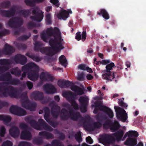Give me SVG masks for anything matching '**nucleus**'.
<instances>
[{
  "instance_id": "1",
  "label": "nucleus",
  "mask_w": 146,
  "mask_h": 146,
  "mask_svg": "<svg viewBox=\"0 0 146 146\" xmlns=\"http://www.w3.org/2000/svg\"><path fill=\"white\" fill-rule=\"evenodd\" d=\"M52 36L54 38H50L49 42L52 48L56 52L64 49V47L62 46L63 39L62 38L61 33L58 28H48L45 32H42L41 34V39L46 42H48V38Z\"/></svg>"
},
{
  "instance_id": "2",
  "label": "nucleus",
  "mask_w": 146,
  "mask_h": 146,
  "mask_svg": "<svg viewBox=\"0 0 146 146\" xmlns=\"http://www.w3.org/2000/svg\"><path fill=\"white\" fill-rule=\"evenodd\" d=\"M3 83L0 82V93L1 97H7L9 96L12 98L19 97L20 93L18 90L12 86H5Z\"/></svg>"
},
{
  "instance_id": "3",
  "label": "nucleus",
  "mask_w": 146,
  "mask_h": 146,
  "mask_svg": "<svg viewBox=\"0 0 146 146\" xmlns=\"http://www.w3.org/2000/svg\"><path fill=\"white\" fill-rule=\"evenodd\" d=\"M32 117L29 115L26 117L25 120L29 123L31 126L35 129L38 130H41L42 127L44 129L48 131H51L53 130V129L49 126L45 121L42 119L38 120V122L34 120H32Z\"/></svg>"
},
{
  "instance_id": "4",
  "label": "nucleus",
  "mask_w": 146,
  "mask_h": 146,
  "mask_svg": "<svg viewBox=\"0 0 146 146\" xmlns=\"http://www.w3.org/2000/svg\"><path fill=\"white\" fill-rule=\"evenodd\" d=\"M114 67H115V64L113 62L108 64L106 66V71L102 75L103 79L107 80L108 81H111L114 79L116 83L117 82V79H116L115 78L116 73L110 71V70Z\"/></svg>"
},
{
  "instance_id": "5",
  "label": "nucleus",
  "mask_w": 146,
  "mask_h": 146,
  "mask_svg": "<svg viewBox=\"0 0 146 146\" xmlns=\"http://www.w3.org/2000/svg\"><path fill=\"white\" fill-rule=\"evenodd\" d=\"M43 111L44 112V118L45 120L52 127L54 128L56 127L58 125V123L57 122H54L51 120L49 118L50 110L49 108L47 107H45L43 108L42 110H40L39 111V113L41 114L43 112Z\"/></svg>"
},
{
  "instance_id": "6",
  "label": "nucleus",
  "mask_w": 146,
  "mask_h": 146,
  "mask_svg": "<svg viewBox=\"0 0 146 146\" xmlns=\"http://www.w3.org/2000/svg\"><path fill=\"white\" fill-rule=\"evenodd\" d=\"M103 127L104 128L106 129L109 127L113 132H115L119 129L120 126L117 121H114L113 122L112 120L107 119L104 123Z\"/></svg>"
},
{
  "instance_id": "7",
  "label": "nucleus",
  "mask_w": 146,
  "mask_h": 146,
  "mask_svg": "<svg viewBox=\"0 0 146 146\" xmlns=\"http://www.w3.org/2000/svg\"><path fill=\"white\" fill-rule=\"evenodd\" d=\"M114 108L117 119L123 122H125L127 118V115L126 111L123 109L116 106H115Z\"/></svg>"
},
{
  "instance_id": "8",
  "label": "nucleus",
  "mask_w": 146,
  "mask_h": 146,
  "mask_svg": "<svg viewBox=\"0 0 146 146\" xmlns=\"http://www.w3.org/2000/svg\"><path fill=\"white\" fill-rule=\"evenodd\" d=\"M32 13L35 15L34 16H31L30 18L31 19L40 22L43 19L44 17L43 13L40 10L38 7L32 8Z\"/></svg>"
},
{
  "instance_id": "9",
  "label": "nucleus",
  "mask_w": 146,
  "mask_h": 146,
  "mask_svg": "<svg viewBox=\"0 0 146 146\" xmlns=\"http://www.w3.org/2000/svg\"><path fill=\"white\" fill-rule=\"evenodd\" d=\"M69 112L70 116L71 119L74 121H77L79 119H81V120L83 121V123L86 121V119H90V117L89 116H87L85 118H83L79 112H75L72 109H70Z\"/></svg>"
},
{
  "instance_id": "10",
  "label": "nucleus",
  "mask_w": 146,
  "mask_h": 146,
  "mask_svg": "<svg viewBox=\"0 0 146 146\" xmlns=\"http://www.w3.org/2000/svg\"><path fill=\"white\" fill-rule=\"evenodd\" d=\"M23 20L22 18L15 17L10 19L8 22V25L9 27L15 28L21 27L23 25Z\"/></svg>"
},
{
  "instance_id": "11",
  "label": "nucleus",
  "mask_w": 146,
  "mask_h": 146,
  "mask_svg": "<svg viewBox=\"0 0 146 146\" xmlns=\"http://www.w3.org/2000/svg\"><path fill=\"white\" fill-rule=\"evenodd\" d=\"M95 107H99L100 110L106 113L110 118L113 116V113L111 110L109 108L104 106H101L100 104L98 102H95L94 105H92Z\"/></svg>"
},
{
  "instance_id": "12",
  "label": "nucleus",
  "mask_w": 146,
  "mask_h": 146,
  "mask_svg": "<svg viewBox=\"0 0 146 146\" xmlns=\"http://www.w3.org/2000/svg\"><path fill=\"white\" fill-rule=\"evenodd\" d=\"M9 111L11 113L19 116H23L27 114L26 111L21 107L15 106H12Z\"/></svg>"
},
{
  "instance_id": "13",
  "label": "nucleus",
  "mask_w": 146,
  "mask_h": 146,
  "mask_svg": "<svg viewBox=\"0 0 146 146\" xmlns=\"http://www.w3.org/2000/svg\"><path fill=\"white\" fill-rule=\"evenodd\" d=\"M80 103V109L81 111L83 113L87 111V106L89 102V99L87 96H82L78 99Z\"/></svg>"
},
{
  "instance_id": "14",
  "label": "nucleus",
  "mask_w": 146,
  "mask_h": 146,
  "mask_svg": "<svg viewBox=\"0 0 146 146\" xmlns=\"http://www.w3.org/2000/svg\"><path fill=\"white\" fill-rule=\"evenodd\" d=\"M83 125L85 127L91 131L99 128L102 126V124L99 122H94L92 124L90 122H87L86 121L84 122Z\"/></svg>"
},
{
  "instance_id": "15",
  "label": "nucleus",
  "mask_w": 146,
  "mask_h": 146,
  "mask_svg": "<svg viewBox=\"0 0 146 146\" xmlns=\"http://www.w3.org/2000/svg\"><path fill=\"white\" fill-rule=\"evenodd\" d=\"M13 59L16 64H19L22 65H25L27 61V57L20 54L16 55Z\"/></svg>"
},
{
  "instance_id": "16",
  "label": "nucleus",
  "mask_w": 146,
  "mask_h": 146,
  "mask_svg": "<svg viewBox=\"0 0 146 146\" xmlns=\"http://www.w3.org/2000/svg\"><path fill=\"white\" fill-rule=\"evenodd\" d=\"M43 88L45 92L48 94H52L57 92L56 88L51 84H46L43 86Z\"/></svg>"
},
{
  "instance_id": "17",
  "label": "nucleus",
  "mask_w": 146,
  "mask_h": 146,
  "mask_svg": "<svg viewBox=\"0 0 146 146\" xmlns=\"http://www.w3.org/2000/svg\"><path fill=\"white\" fill-rule=\"evenodd\" d=\"M16 12L15 9L14 7H12L9 10H1L0 14L3 17H11L14 15Z\"/></svg>"
},
{
  "instance_id": "18",
  "label": "nucleus",
  "mask_w": 146,
  "mask_h": 146,
  "mask_svg": "<svg viewBox=\"0 0 146 146\" xmlns=\"http://www.w3.org/2000/svg\"><path fill=\"white\" fill-rule=\"evenodd\" d=\"M34 68L35 70H39V67L35 64L33 62H30L26 65L23 66L22 68V71L29 72L32 69Z\"/></svg>"
},
{
  "instance_id": "19",
  "label": "nucleus",
  "mask_w": 146,
  "mask_h": 146,
  "mask_svg": "<svg viewBox=\"0 0 146 146\" xmlns=\"http://www.w3.org/2000/svg\"><path fill=\"white\" fill-rule=\"evenodd\" d=\"M22 106L27 109L31 111H34L35 110L36 104L35 102H29L28 101L22 102Z\"/></svg>"
},
{
  "instance_id": "20",
  "label": "nucleus",
  "mask_w": 146,
  "mask_h": 146,
  "mask_svg": "<svg viewBox=\"0 0 146 146\" xmlns=\"http://www.w3.org/2000/svg\"><path fill=\"white\" fill-rule=\"evenodd\" d=\"M113 136V134H106L103 137L102 141L106 144H110L112 143L115 140Z\"/></svg>"
},
{
  "instance_id": "21",
  "label": "nucleus",
  "mask_w": 146,
  "mask_h": 146,
  "mask_svg": "<svg viewBox=\"0 0 146 146\" xmlns=\"http://www.w3.org/2000/svg\"><path fill=\"white\" fill-rule=\"evenodd\" d=\"M38 70H33L29 72L28 74V78L32 81L36 80L38 77Z\"/></svg>"
},
{
  "instance_id": "22",
  "label": "nucleus",
  "mask_w": 146,
  "mask_h": 146,
  "mask_svg": "<svg viewBox=\"0 0 146 146\" xmlns=\"http://www.w3.org/2000/svg\"><path fill=\"white\" fill-rule=\"evenodd\" d=\"M63 95L68 101L70 102L75 100L76 97V94L70 91L65 92L63 93Z\"/></svg>"
},
{
  "instance_id": "23",
  "label": "nucleus",
  "mask_w": 146,
  "mask_h": 146,
  "mask_svg": "<svg viewBox=\"0 0 146 146\" xmlns=\"http://www.w3.org/2000/svg\"><path fill=\"white\" fill-rule=\"evenodd\" d=\"M31 96L36 100H42L43 98V94L41 92L35 91L32 92Z\"/></svg>"
},
{
  "instance_id": "24",
  "label": "nucleus",
  "mask_w": 146,
  "mask_h": 146,
  "mask_svg": "<svg viewBox=\"0 0 146 146\" xmlns=\"http://www.w3.org/2000/svg\"><path fill=\"white\" fill-rule=\"evenodd\" d=\"M9 132L10 135L14 138L17 137L19 134V130L17 127L13 126L9 129Z\"/></svg>"
},
{
  "instance_id": "25",
  "label": "nucleus",
  "mask_w": 146,
  "mask_h": 146,
  "mask_svg": "<svg viewBox=\"0 0 146 146\" xmlns=\"http://www.w3.org/2000/svg\"><path fill=\"white\" fill-rule=\"evenodd\" d=\"M137 143V138L128 137L125 142V145L127 146H134Z\"/></svg>"
},
{
  "instance_id": "26",
  "label": "nucleus",
  "mask_w": 146,
  "mask_h": 146,
  "mask_svg": "<svg viewBox=\"0 0 146 146\" xmlns=\"http://www.w3.org/2000/svg\"><path fill=\"white\" fill-rule=\"evenodd\" d=\"M20 138L22 139L31 140L32 138L31 133L27 129L24 130L21 132Z\"/></svg>"
},
{
  "instance_id": "27",
  "label": "nucleus",
  "mask_w": 146,
  "mask_h": 146,
  "mask_svg": "<svg viewBox=\"0 0 146 146\" xmlns=\"http://www.w3.org/2000/svg\"><path fill=\"white\" fill-rule=\"evenodd\" d=\"M86 33L85 29H83V31L82 34H81L80 32H77L76 33V35L75 36L76 39L78 41H79L80 40H81L82 38V41H84L86 39Z\"/></svg>"
},
{
  "instance_id": "28",
  "label": "nucleus",
  "mask_w": 146,
  "mask_h": 146,
  "mask_svg": "<svg viewBox=\"0 0 146 146\" xmlns=\"http://www.w3.org/2000/svg\"><path fill=\"white\" fill-rule=\"evenodd\" d=\"M3 52L5 54L11 55L15 51L13 47L6 43L5 45V48L3 50Z\"/></svg>"
},
{
  "instance_id": "29",
  "label": "nucleus",
  "mask_w": 146,
  "mask_h": 146,
  "mask_svg": "<svg viewBox=\"0 0 146 146\" xmlns=\"http://www.w3.org/2000/svg\"><path fill=\"white\" fill-rule=\"evenodd\" d=\"M60 110V107L57 106H55L51 108V113L53 117L56 118L58 117Z\"/></svg>"
},
{
  "instance_id": "30",
  "label": "nucleus",
  "mask_w": 146,
  "mask_h": 146,
  "mask_svg": "<svg viewBox=\"0 0 146 146\" xmlns=\"http://www.w3.org/2000/svg\"><path fill=\"white\" fill-rule=\"evenodd\" d=\"M40 52L42 54H44L49 56H52L54 55V53L51 51L49 47H45L42 48L40 49Z\"/></svg>"
},
{
  "instance_id": "31",
  "label": "nucleus",
  "mask_w": 146,
  "mask_h": 146,
  "mask_svg": "<svg viewBox=\"0 0 146 146\" xmlns=\"http://www.w3.org/2000/svg\"><path fill=\"white\" fill-rule=\"evenodd\" d=\"M39 135L41 137H42L47 139H53L54 135L51 133L46 131L40 132L39 133Z\"/></svg>"
},
{
  "instance_id": "32",
  "label": "nucleus",
  "mask_w": 146,
  "mask_h": 146,
  "mask_svg": "<svg viewBox=\"0 0 146 146\" xmlns=\"http://www.w3.org/2000/svg\"><path fill=\"white\" fill-rule=\"evenodd\" d=\"M98 15H102V17L106 20L109 19L110 16L109 14L107 11L104 9H101L97 13Z\"/></svg>"
},
{
  "instance_id": "33",
  "label": "nucleus",
  "mask_w": 146,
  "mask_h": 146,
  "mask_svg": "<svg viewBox=\"0 0 146 146\" xmlns=\"http://www.w3.org/2000/svg\"><path fill=\"white\" fill-rule=\"evenodd\" d=\"M61 114L60 115V119L62 121H66L70 117V115H66L68 111L65 108H63L61 111Z\"/></svg>"
},
{
  "instance_id": "34",
  "label": "nucleus",
  "mask_w": 146,
  "mask_h": 146,
  "mask_svg": "<svg viewBox=\"0 0 146 146\" xmlns=\"http://www.w3.org/2000/svg\"><path fill=\"white\" fill-rule=\"evenodd\" d=\"M124 134L123 131L121 129H120L113 134V135L115 137L117 141H119L121 140Z\"/></svg>"
},
{
  "instance_id": "35",
  "label": "nucleus",
  "mask_w": 146,
  "mask_h": 146,
  "mask_svg": "<svg viewBox=\"0 0 146 146\" xmlns=\"http://www.w3.org/2000/svg\"><path fill=\"white\" fill-rule=\"evenodd\" d=\"M74 133L73 132L70 133L69 137L70 138L71 136L73 137L74 136L75 139L78 142L80 143L82 141V138L80 132L79 131L77 132L74 135Z\"/></svg>"
},
{
  "instance_id": "36",
  "label": "nucleus",
  "mask_w": 146,
  "mask_h": 146,
  "mask_svg": "<svg viewBox=\"0 0 146 146\" xmlns=\"http://www.w3.org/2000/svg\"><path fill=\"white\" fill-rule=\"evenodd\" d=\"M71 90L79 95H81L84 93L83 90L76 85L72 87Z\"/></svg>"
},
{
  "instance_id": "37",
  "label": "nucleus",
  "mask_w": 146,
  "mask_h": 146,
  "mask_svg": "<svg viewBox=\"0 0 146 146\" xmlns=\"http://www.w3.org/2000/svg\"><path fill=\"white\" fill-rule=\"evenodd\" d=\"M12 119L11 116L9 115L0 114V121H3L5 123L10 122Z\"/></svg>"
},
{
  "instance_id": "38",
  "label": "nucleus",
  "mask_w": 146,
  "mask_h": 146,
  "mask_svg": "<svg viewBox=\"0 0 146 146\" xmlns=\"http://www.w3.org/2000/svg\"><path fill=\"white\" fill-rule=\"evenodd\" d=\"M57 17L59 19H64L68 17V13L67 11L63 10L58 15Z\"/></svg>"
},
{
  "instance_id": "39",
  "label": "nucleus",
  "mask_w": 146,
  "mask_h": 146,
  "mask_svg": "<svg viewBox=\"0 0 146 146\" xmlns=\"http://www.w3.org/2000/svg\"><path fill=\"white\" fill-rule=\"evenodd\" d=\"M60 64L62 66L66 68L67 66V61L65 56L64 55H62L59 58Z\"/></svg>"
},
{
  "instance_id": "40",
  "label": "nucleus",
  "mask_w": 146,
  "mask_h": 146,
  "mask_svg": "<svg viewBox=\"0 0 146 146\" xmlns=\"http://www.w3.org/2000/svg\"><path fill=\"white\" fill-rule=\"evenodd\" d=\"M34 49L35 51H40L41 48V47L43 45V44L42 42L38 41H35V43L34 44Z\"/></svg>"
},
{
  "instance_id": "41",
  "label": "nucleus",
  "mask_w": 146,
  "mask_h": 146,
  "mask_svg": "<svg viewBox=\"0 0 146 146\" xmlns=\"http://www.w3.org/2000/svg\"><path fill=\"white\" fill-rule=\"evenodd\" d=\"M43 142V140L40 137H35L33 140V143L38 145H41Z\"/></svg>"
},
{
  "instance_id": "42",
  "label": "nucleus",
  "mask_w": 146,
  "mask_h": 146,
  "mask_svg": "<svg viewBox=\"0 0 146 146\" xmlns=\"http://www.w3.org/2000/svg\"><path fill=\"white\" fill-rule=\"evenodd\" d=\"M13 63V61L9 59H0V65H10Z\"/></svg>"
},
{
  "instance_id": "43",
  "label": "nucleus",
  "mask_w": 146,
  "mask_h": 146,
  "mask_svg": "<svg viewBox=\"0 0 146 146\" xmlns=\"http://www.w3.org/2000/svg\"><path fill=\"white\" fill-rule=\"evenodd\" d=\"M20 83V80L17 78H12V77L10 79L8 84H10L13 85H17Z\"/></svg>"
},
{
  "instance_id": "44",
  "label": "nucleus",
  "mask_w": 146,
  "mask_h": 146,
  "mask_svg": "<svg viewBox=\"0 0 146 146\" xmlns=\"http://www.w3.org/2000/svg\"><path fill=\"white\" fill-rule=\"evenodd\" d=\"M5 79L4 81L6 82L3 83L4 84H8L9 81L10 79L12 78V76L9 72H6L4 74Z\"/></svg>"
},
{
  "instance_id": "45",
  "label": "nucleus",
  "mask_w": 146,
  "mask_h": 146,
  "mask_svg": "<svg viewBox=\"0 0 146 146\" xmlns=\"http://www.w3.org/2000/svg\"><path fill=\"white\" fill-rule=\"evenodd\" d=\"M11 72L12 74L16 76H19L21 74V71L17 68L12 69Z\"/></svg>"
},
{
  "instance_id": "46",
  "label": "nucleus",
  "mask_w": 146,
  "mask_h": 146,
  "mask_svg": "<svg viewBox=\"0 0 146 146\" xmlns=\"http://www.w3.org/2000/svg\"><path fill=\"white\" fill-rule=\"evenodd\" d=\"M11 5V2L9 1H4L0 4L1 7L3 8H9Z\"/></svg>"
},
{
  "instance_id": "47",
  "label": "nucleus",
  "mask_w": 146,
  "mask_h": 146,
  "mask_svg": "<svg viewBox=\"0 0 146 146\" xmlns=\"http://www.w3.org/2000/svg\"><path fill=\"white\" fill-rule=\"evenodd\" d=\"M139 135L138 132L135 131H130L129 132L128 137H137Z\"/></svg>"
},
{
  "instance_id": "48",
  "label": "nucleus",
  "mask_w": 146,
  "mask_h": 146,
  "mask_svg": "<svg viewBox=\"0 0 146 146\" xmlns=\"http://www.w3.org/2000/svg\"><path fill=\"white\" fill-rule=\"evenodd\" d=\"M16 46L19 49L25 50L27 48V46L25 44L19 43L16 44Z\"/></svg>"
},
{
  "instance_id": "49",
  "label": "nucleus",
  "mask_w": 146,
  "mask_h": 146,
  "mask_svg": "<svg viewBox=\"0 0 146 146\" xmlns=\"http://www.w3.org/2000/svg\"><path fill=\"white\" fill-rule=\"evenodd\" d=\"M20 13L24 17L26 18L30 14V11L29 10H23L21 11Z\"/></svg>"
},
{
  "instance_id": "50",
  "label": "nucleus",
  "mask_w": 146,
  "mask_h": 146,
  "mask_svg": "<svg viewBox=\"0 0 146 146\" xmlns=\"http://www.w3.org/2000/svg\"><path fill=\"white\" fill-rule=\"evenodd\" d=\"M65 83L64 88H67L70 87L71 90L72 87L75 85L73 82L68 80H65Z\"/></svg>"
},
{
  "instance_id": "51",
  "label": "nucleus",
  "mask_w": 146,
  "mask_h": 146,
  "mask_svg": "<svg viewBox=\"0 0 146 146\" xmlns=\"http://www.w3.org/2000/svg\"><path fill=\"white\" fill-rule=\"evenodd\" d=\"M31 36V34L30 33H29L28 35H24L20 36L19 38V39L20 40H26L29 39V38Z\"/></svg>"
},
{
  "instance_id": "52",
  "label": "nucleus",
  "mask_w": 146,
  "mask_h": 146,
  "mask_svg": "<svg viewBox=\"0 0 146 146\" xmlns=\"http://www.w3.org/2000/svg\"><path fill=\"white\" fill-rule=\"evenodd\" d=\"M10 31L9 30L5 29L2 31H0V37L4 36L9 34Z\"/></svg>"
},
{
  "instance_id": "53",
  "label": "nucleus",
  "mask_w": 146,
  "mask_h": 146,
  "mask_svg": "<svg viewBox=\"0 0 146 146\" xmlns=\"http://www.w3.org/2000/svg\"><path fill=\"white\" fill-rule=\"evenodd\" d=\"M6 133V129L4 126H2L0 129V136L1 137H4Z\"/></svg>"
},
{
  "instance_id": "54",
  "label": "nucleus",
  "mask_w": 146,
  "mask_h": 146,
  "mask_svg": "<svg viewBox=\"0 0 146 146\" xmlns=\"http://www.w3.org/2000/svg\"><path fill=\"white\" fill-rule=\"evenodd\" d=\"M46 21L47 24L49 25L51 24V15L50 13L47 14L46 16Z\"/></svg>"
},
{
  "instance_id": "55",
  "label": "nucleus",
  "mask_w": 146,
  "mask_h": 146,
  "mask_svg": "<svg viewBox=\"0 0 146 146\" xmlns=\"http://www.w3.org/2000/svg\"><path fill=\"white\" fill-rule=\"evenodd\" d=\"M47 72H42L40 76V79L43 81H46V77Z\"/></svg>"
},
{
  "instance_id": "56",
  "label": "nucleus",
  "mask_w": 146,
  "mask_h": 146,
  "mask_svg": "<svg viewBox=\"0 0 146 146\" xmlns=\"http://www.w3.org/2000/svg\"><path fill=\"white\" fill-rule=\"evenodd\" d=\"M71 105L73 106L74 109L76 110H78L79 109V106L76 103L75 100L71 102Z\"/></svg>"
},
{
  "instance_id": "57",
  "label": "nucleus",
  "mask_w": 146,
  "mask_h": 146,
  "mask_svg": "<svg viewBox=\"0 0 146 146\" xmlns=\"http://www.w3.org/2000/svg\"><path fill=\"white\" fill-rule=\"evenodd\" d=\"M31 57V59H32L34 61L36 62H39L42 59V58H41L39 57L38 56H36L34 55L33 56H32Z\"/></svg>"
},
{
  "instance_id": "58",
  "label": "nucleus",
  "mask_w": 146,
  "mask_h": 146,
  "mask_svg": "<svg viewBox=\"0 0 146 146\" xmlns=\"http://www.w3.org/2000/svg\"><path fill=\"white\" fill-rule=\"evenodd\" d=\"M12 143L9 140H7L5 141L4 142L2 146H12Z\"/></svg>"
},
{
  "instance_id": "59",
  "label": "nucleus",
  "mask_w": 146,
  "mask_h": 146,
  "mask_svg": "<svg viewBox=\"0 0 146 146\" xmlns=\"http://www.w3.org/2000/svg\"><path fill=\"white\" fill-rule=\"evenodd\" d=\"M84 74L83 72L78 74V80L79 81H84Z\"/></svg>"
},
{
  "instance_id": "60",
  "label": "nucleus",
  "mask_w": 146,
  "mask_h": 146,
  "mask_svg": "<svg viewBox=\"0 0 146 146\" xmlns=\"http://www.w3.org/2000/svg\"><path fill=\"white\" fill-rule=\"evenodd\" d=\"M21 97L22 98H23L25 100V101H28V98L27 96V92H24L22 93L21 95Z\"/></svg>"
},
{
  "instance_id": "61",
  "label": "nucleus",
  "mask_w": 146,
  "mask_h": 146,
  "mask_svg": "<svg viewBox=\"0 0 146 146\" xmlns=\"http://www.w3.org/2000/svg\"><path fill=\"white\" fill-rule=\"evenodd\" d=\"M25 2L26 5L31 6H33L35 5L34 2L32 0H25Z\"/></svg>"
},
{
  "instance_id": "62",
  "label": "nucleus",
  "mask_w": 146,
  "mask_h": 146,
  "mask_svg": "<svg viewBox=\"0 0 146 146\" xmlns=\"http://www.w3.org/2000/svg\"><path fill=\"white\" fill-rule=\"evenodd\" d=\"M65 80L59 81L58 82V84L61 88H64Z\"/></svg>"
},
{
  "instance_id": "63",
  "label": "nucleus",
  "mask_w": 146,
  "mask_h": 146,
  "mask_svg": "<svg viewBox=\"0 0 146 146\" xmlns=\"http://www.w3.org/2000/svg\"><path fill=\"white\" fill-rule=\"evenodd\" d=\"M18 146H31V143L27 142H22L20 143Z\"/></svg>"
},
{
  "instance_id": "64",
  "label": "nucleus",
  "mask_w": 146,
  "mask_h": 146,
  "mask_svg": "<svg viewBox=\"0 0 146 146\" xmlns=\"http://www.w3.org/2000/svg\"><path fill=\"white\" fill-rule=\"evenodd\" d=\"M27 26L28 28L31 29L36 26L35 23L32 22L31 21L28 23L27 24Z\"/></svg>"
}]
</instances>
